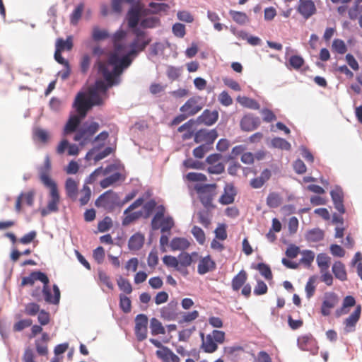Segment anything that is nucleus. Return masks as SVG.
I'll use <instances>...</instances> for the list:
<instances>
[{"instance_id": "338daca9", "label": "nucleus", "mask_w": 362, "mask_h": 362, "mask_svg": "<svg viewBox=\"0 0 362 362\" xmlns=\"http://www.w3.org/2000/svg\"><path fill=\"white\" fill-rule=\"evenodd\" d=\"M112 226V221L109 216L105 217L98 224V229L100 232L104 233L110 230Z\"/></svg>"}, {"instance_id": "7ed1b4c3", "label": "nucleus", "mask_w": 362, "mask_h": 362, "mask_svg": "<svg viewBox=\"0 0 362 362\" xmlns=\"http://www.w3.org/2000/svg\"><path fill=\"white\" fill-rule=\"evenodd\" d=\"M331 199L334 209L337 212H334L330 218V223L337 226H343L344 219L342 216L346 211L344 206V193L340 185H336L329 192Z\"/></svg>"}, {"instance_id": "58836bf2", "label": "nucleus", "mask_w": 362, "mask_h": 362, "mask_svg": "<svg viewBox=\"0 0 362 362\" xmlns=\"http://www.w3.org/2000/svg\"><path fill=\"white\" fill-rule=\"evenodd\" d=\"M84 10V4L80 3L76 6L73 12L70 16V23L71 24L76 25L78 24L79 20L81 18L82 13Z\"/></svg>"}, {"instance_id": "c756f323", "label": "nucleus", "mask_w": 362, "mask_h": 362, "mask_svg": "<svg viewBox=\"0 0 362 362\" xmlns=\"http://www.w3.org/2000/svg\"><path fill=\"white\" fill-rule=\"evenodd\" d=\"M83 118V117H81L79 115L71 116L64 127V134L66 135L74 132H76L78 130L77 128Z\"/></svg>"}, {"instance_id": "1a4fd4ad", "label": "nucleus", "mask_w": 362, "mask_h": 362, "mask_svg": "<svg viewBox=\"0 0 362 362\" xmlns=\"http://www.w3.org/2000/svg\"><path fill=\"white\" fill-rule=\"evenodd\" d=\"M204 104L200 97H192L180 108V111L185 113L188 117L193 116L202 110Z\"/></svg>"}, {"instance_id": "5701e85b", "label": "nucleus", "mask_w": 362, "mask_h": 362, "mask_svg": "<svg viewBox=\"0 0 362 362\" xmlns=\"http://www.w3.org/2000/svg\"><path fill=\"white\" fill-rule=\"evenodd\" d=\"M216 268L215 262L211 258L209 255L200 258L197 267V272L199 274L203 275Z\"/></svg>"}, {"instance_id": "052dcab7", "label": "nucleus", "mask_w": 362, "mask_h": 362, "mask_svg": "<svg viewBox=\"0 0 362 362\" xmlns=\"http://www.w3.org/2000/svg\"><path fill=\"white\" fill-rule=\"evenodd\" d=\"M33 320L31 319H24L16 322L13 327L15 332H21L24 329L29 327L32 325Z\"/></svg>"}, {"instance_id": "a878e982", "label": "nucleus", "mask_w": 362, "mask_h": 362, "mask_svg": "<svg viewBox=\"0 0 362 362\" xmlns=\"http://www.w3.org/2000/svg\"><path fill=\"white\" fill-rule=\"evenodd\" d=\"M156 354L163 362H180V358L168 347L157 350Z\"/></svg>"}, {"instance_id": "2f4dec72", "label": "nucleus", "mask_w": 362, "mask_h": 362, "mask_svg": "<svg viewBox=\"0 0 362 362\" xmlns=\"http://www.w3.org/2000/svg\"><path fill=\"white\" fill-rule=\"evenodd\" d=\"M144 235L137 233L134 234L129 240L128 246L131 250H140L144 243Z\"/></svg>"}, {"instance_id": "a19ab883", "label": "nucleus", "mask_w": 362, "mask_h": 362, "mask_svg": "<svg viewBox=\"0 0 362 362\" xmlns=\"http://www.w3.org/2000/svg\"><path fill=\"white\" fill-rule=\"evenodd\" d=\"M150 328L153 335L164 334L165 329L162 323L156 318H152L150 322Z\"/></svg>"}, {"instance_id": "f8f14e48", "label": "nucleus", "mask_w": 362, "mask_h": 362, "mask_svg": "<svg viewBox=\"0 0 362 362\" xmlns=\"http://www.w3.org/2000/svg\"><path fill=\"white\" fill-rule=\"evenodd\" d=\"M49 189L50 199L48 202L46 208L41 210V215L45 216L52 212L58 211V204L59 203L60 197L57 188V185L48 187Z\"/></svg>"}, {"instance_id": "774afa93", "label": "nucleus", "mask_w": 362, "mask_h": 362, "mask_svg": "<svg viewBox=\"0 0 362 362\" xmlns=\"http://www.w3.org/2000/svg\"><path fill=\"white\" fill-rule=\"evenodd\" d=\"M345 60L347 64L354 71H358L360 69L359 64L355 57L351 53H347L345 56Z\"/></svg>"}, {"instance_id": "09e8293b", "label": "nucleus", "mask_w": 362, "mask_h": 362, "mask_svg": "<svg viewBox=\"0 0 362 362\" xmlns=\"http://www.w3.org/2000/svg\"><path fill=\"white\" fill-rule=\"evenodd\" d=\"M272 145L274 148H280L281 150H290L291 146L289 142L286 139L276 137L272 140Z\"/></svg>"}, {"instance_id": "79ce46f5", "label": "nucleus", "mask_w": 362, "mask_h": 362, "mask_svg": "<svg viewBox=\"0 0 362 362\" xmlns=\"http://www.w3.org/2000/svg\"><path fill=\"white\" fill-rule=\"evenodd\" d=\"M62 48V51H70L73 47V37L68 36L64 40L62 38H58L56 41L55 48Z\"/></svg>"}, {"instance_id": "20e7f679", "label": "nucleus", "mask_w": 362, "mask_h": 362, "mask_svg": "<svg viewBox=\"0 0 362 362\" xmlns=\"http://www.w3.org/2000/svg\"><path fill=\"white\" fill-rule=\"evenodd\" d=\"M165 209L163 205L157 207V211L151 220V227L153 230L160 228L161 233L170 232L174 227L175 222L173 217L165 216Z\"/></svg>"}, {"instance_id": "3c124183", "label": "nucleus", "mask_w": 362, "mask_h": 362, "mask_svg": "<svg viewBox=\"0 0 362 362\" xmlns=\"http://www.w3.org/2000/svg\"><path fill=\"white\" fill-rule=\"evenodd\" d=\"M320 276H318L322 282H324L327 286H332L333 284V276L329 269L320 270Z\"/></svg>"}, {"instance_id": "49530a36", "label": "nucleus", "mask_w": 362, "mask_h": 362, "mask_svg": "<svg viewBox=\"0 0 362 362\" xmlns=\"http://www.w3.org/2000/svg\"><path fill=\"white\" fill-rule=\"evenodd\" d=\"M124 218L122 219V225L128 226L131 224L132 222L136 221L142 216L141 211H135V212H128L127 214H124Z\"/></svg>"}, {"instance_id": "ddd939ff", "label": "nucleus", "mask_w": 362, "mask_h": 362, "mask_svg": "<svg viewBox=\"0 0 362 362\" xmlns=\"http://www.w3.org/2000/svg\"><path fill=\"white\" fill-rule=\"evenodd\" d=\"M362 306L361 304L356 305L353 312L344 319V332L346 333L353 332L356 330V326L361 315Z\"/></svg>"}, {"instance_id": "ea45409f", "label": "nucleus", "mask_w": 362, "mask_h": 362, "mask_svg": "<svg viewBox=\"0 0 362 362\" xmlns=\"http://www.w3.org/2000/svg\"><path fill=\"white\" fill-rule=\"evenodd\" d=\"M110 37L108 31L105 29H100L98 26H94L92 30V38L95 41L103 40Z\"/></svg>"}, {"instance_id": "dca6fc26", "label": "nucleus", "mask_w": 362, "mask_h": 362, "mask_svg": "<svg viewBox=\"0 0 362 362\" xmlns=\"http://www.w3.org/2000/svg\"><path fill=\"white\" fill-rule=\"evenodd\" d=\"M338 301V296L334 292H326L321 305V313L327 317L330 315V310L333 308Z\"/></svg>"}, {"instance_id": "4d7b16f0", "label": "nucleus", "mask_w": 362, "mask_h": 362, "mask_svg": "<svg viewBox=\"0 0 362 362\" xmlns=\"http://www.w3.org/2000/svg\"><path fill=\"white\" fill-rule=\"evenodd\" d=\"M117 285L121 291L126 294H130L132 292V286L130 282L122 277H119L117 279Z\"/></svg>"}, {"instance_id": "9d476101", "label": "nucleus", "mask_w": 362, "mask_h": 362, "mask_svg": "<svg viewBox=\"0 0 362 362\" xmlns=\"http://www.w3.org/2000/svg\"><path fill=\"white\" fill-rule=\"evenodd\" d=\"M51 168L52 165L49 156H46L43 165L38 169L40 180L46 187L57 185L56 182L49 176Z\"/></svg>"}, {"instance_id": "a18cd8bd", "label": "nucleus", "mask_w": 362, "mask_h": 362, "mask_svg": "<svg viewBox=\"0 0 362 362\" xmlns=\"http://www.w3.org/2000/svg\"><path fill=\"white\" fill-rule=\"evenodd\" d=\"M331 257L325 252L318 253V268L320 270L329 269Z\"/></svg>"}, {"instance_id": "6e6552de", "label": "nucleus", "mask_w": 362, "mask_h": 362, "mask_svg": "<svg viewBox=\"0 0 362 362\" xmlns=\"http://www.w3.org/2000/svg\"><path fill=\"white\" fill-rule=\"evenodd\" d=\"M95 206L103 207L105 209L111 211L116 206H121L119 196L112 190H108L101 194L95 201Z\"/></svg>"}, {"instance_id": "473e14b6", "label": "nucleus", "mask_w": 362, "mask_h": 362, "mask_svg": "<svg viewBox=\"0 0 362 362\" xmlns=\"http://www.w3.org/2000/svg\"><path fill=\"white\" fill-rule=\"evenodd\" d=\"M190 245V243L185 238H174L172 239L170 246L173 251L185 250Z\"/></svg>"}, {"instance_id": "4c0bfd02", "label": "nucleus", "mask_w": 362, "mask_h": 362, "mask_svg": "<svg viewBox=\"0 0 362 362\" xmlns=\"http://www.w3.org/2000/svg\"><path fill=\"white\" fill-rule=\"evenodd\" d=\"M229 14L233 21L239 25H244L249 22V18L244 12L230 10Z\"/></svg>"}, {"instance_id": "6e6d98bb", "label": "nucleus", "mask_w": 362, "mask_h": 362, "mask_svg": "<svg viewBox=\"0 0 362 362\" xmlns=\"http://www.w3.org/2000/svg\"><path fill=\"white\" fill-rule=\"evenodd\" d=\"M34 136L43 144L47 143L49 139V132L41 128H37L34 131Z\"/></svg>"}, {"instance_id": "393cba45", "label": "nucleus", "mask_w": 362, "mask_h": 362, "mask_svg": "<svg viewBox=\"0 0 362 362\" xmlns=\"http://www.w3.org/2000/svg\"><path fill=\"white\" fill-rule=\"evenodd\" d=\"M332 272L334 277L341 281L347 280V272L344 264L340 260H335L332 266Z\"/></svg>"}, {"instance_id": "5fc2aeb1", "label": "nucleus", "mask_w": 362, "mask_h": 362, "mask_svg": "<svg viewBox=\"0 0 362 362\" xmlns=\"http://www.w3.org/2000/svg\"><path fill=\"white\" fill-rule=\"evenodd\" d=\"M163 263L168 267H173L176 270L181 272V268L179 267L178 259L171 255H165L163 258Z\"/></svg>"}, {"instance_id": "f257e3e1", "label": "nucleus", "mask_w": 362, "mask_h": 362, "mask_svg": "<svg viewBox=\"0 0 362 362\" xmlns=\"http://www.w3.org/2000/svg\"><path fill=\"white\" fill-rule=\"evenodd\" d=\"M133 33L135 35V37L129 45L130 50L128 53L122 58L117 56V54H110L109 55V62L103 63L100 66V69L104 72L106 79L110 82V85L112 84V77L109 73L107 66L111 64L114 65L115 74H121L124 69L131 64L132 59L130 57L132 55H136L138 53L144 51L151 42V38L147 35L145 31L136 28L133 30Z\"/></svg>"}, {"instance_id": "8fccbe9b", "label": "nucleus", "mask_w": 362, "mask_h": 362, "mask_svg": "<svg viewBox=\"0 0 362 362\" xmlns=\"http://www.w3.org/2000/svg\"><path fill=\"white\" fill-rule=\"evenodd\" d=\"M80 199L79 202L81 206H84L87 204L91 197V190L90 188L87 185H84L82 189L80 192Z\"/></svg>"}, {"instance_id": "603ef678", "label": "nucleus", "mask_w": 362, "mask_h": 362, "mask_svg": "<svg viewBox=\"0 0 362 362\" xmlns=\"http://www.w3.org/2000/svg\"><path fill=\"white\" fill-rule=\"evenodd\" d=\"M317 281V277L315 276H311L305 286V293L306 296L309 299L313 297L315 294V282Z\"/></svg>"}, {"instance_id": "4468645a", "label": "nucleus", "mask_w": 362, "mask_h": 362, "mask_svg": "<svg viewBox=\"0 0 362 362\" xmlns=\"http://www.w3.org/2000/svg\"><path fill=\"white\" fill-rule=\"evenodd\" d=\"M218 136L215 129H200L194 134V142L197 144L204 143L203 145H211Z\"/></svg>"}, {"instance_id": "f03ea898", "label": "nucleus", "mask_w": 362, "mask_h": 362, "mask_svg": "<svg viewBox=\"0 0 362 362\" xmlns=\"http://www.w3.org/2000/svg\"><path fill=\"white\" fill-rule=\"evenodd\" d=\"M36 281H40L43 284L42 292L43 293L45 300L48 303L58 304L60 300L59 288L54 284L53 286L54 296H52L49 286V279L47 276L42 272H33L29 276L23 277L22 279L21 286H33Z\"/></svg>"}, {"instance_id": "e2e57ef3", "label": "nucleus", "mask_w": 362, "mask_h": 362, "mask_svg": "<svg viewBox=\"0 0 362 362\" xmlns=\"http://www.w3.org/2000/svg\"><path fill=\"white\" fill-rule=\"evenodd\" d=\"M91 62V58L88 54H83L80 59V70L81 73L86 74L89 70Z\"/></svg>"}, {"instance_id": "13d9d810", "label": "nucleus", "mask_w": 362, "mask_h": 362, "mask_svg": "<svg viewBox=\"0 0 362 362\" xmlns=\"http://www.w3.org/2000/svg\"><path fill=\"white\" fill-rule=\"evenodd\" d=\"M329 252L335 257H343L346 252L342 246L337 243H332L329 245Z\"/></svg>"}, {"instance_id": "c03bdc74", "label": "nucleus", "mask_w": 362, "mask_h": 362, "mask_svg": "<svg viewBox=\"0 0 362 362\" xmlns=\"http://www.w3.org/2000/svg\"><path fill=\"white\" fill-rule=\"evenodd\" d=\"M281 204V197L276 192H271L267 198V204L270 208H276Z\"/></svg>"}, {"instance_id": "72a5a7b5", "label": "nucleus", "mask_w": 362, "mask_h": 362, "mask_svg": "<svg viewBox=\"0 0 362 362\" xmlns=\"http://www.w3.org/2000/svg\"><path fill=\"white\" fill-rule=\"evenodd\" d=\"M114 168V166L110 165L107 166L105 169H103L102 167H100L97 169H95L88 177L86 183L92 184L95 182L96 178L100 175H107L108 173H110L112 169Z\"/></svg>"}, {"instance_id": "c9c22d12", "label": "nucleus", "mask_w": 362, "mask_h": 362, "mask_svg": "<svg viewBox=\"0 0 362 362\" xmlns=\"http://www.w3.org/2000/svg\"><path fill=\"white\" fill-rule=\"evenodd\" d=\"M348 47L342 39L334 38L332 44V51L339 54H344L347 52Z\"/></svg>"}, {"instance_id": "0eeeda50", "label": "nucleus", "mask_w": 362, "mask_h": 362, "mask_svg": "<svg viewBox=\"0 0 362 362\" xmlns=\"http://www.w3.org/2000/svg\"><path fill=\"white\" fill-rule=\"evenodd\" d=\"M216 184L197 185L194 187L202 204L205 207L212 206L213 199L216 195Z\"/></svg>"}, {"instance_id": "b1692460", "label": "nucleus", "mask_w": 362, "mask_h": 362, "mask_svg": "<svg viewBox=\"0 0 362 362\" xmlns=\"http://www.w3.org/2000/svg\"><path fill=\"white\" fill-rule=\"evenodd\" d=\"M236 191L232 184H227L224 187V192L219 199V202L223 205H228L233 203Z\"/></svg>"}, {"instance_id": "6ab92c4d", "label": "nucleus", "mask_w": 362, "mask_h": 362, "mask_svg": "<svg viewBox=\"0 0 362 362\" xmlns=\"http://www.w3.org/2000/svg\"><path fill=\"white\" fill-rule=\"evenodd\" d=\"M297 11L305 19H308L315 13V3L313 0H299Z\"/></svg>"}, {"instance_id": "864d4df0", "label": "nucleus", "mask_w": 362, "mask_h": 362, "mask_svg": "<svg viewBox=\"0 0 362 362\" xmlns=\"http://www.w3.org/2000/svg\"><path fill=\"white\" fill-rule=\"evenodd\" d=\"M192 233L193 236L195 238L197 241L203 245L206 240V236L204 230L199 226H194L192 228Z\"/></svg>"}, {"instance_id": "bb28decb", "label": "nucleus", "mask_w": 362, "mask_h": 362, "mask_svg": "<svg viewBox=\"0 0 362 362\" xmlns=\"http://www.w3.org/2000/svg\"><path fill=\"white\" fill-rule=\"evenodd\" d=\"M202 338V349L206 353H214L218 349V345L213 339V337L211 334H207L206 337L203 332L200 333Z\"/></svg>"}, {"instance_id": "f3484780", "label": "nucleus", "mask_w": 362, "mask_h": 362, "mask_svg": "<svg viewBox=\"0 0 362 362\" xmlns=\"http://www.w3.org/2000/svg\"><path fill=\"white\" fill-rule=\"evenodd\" d=\"M74 107L81 117H85L87 112L92 107L88 98H86L83 93H78L74 101Z\"/></svg>"}, {"instance_id": "39448f33", "label": "nucleus", "mask_w": 362, "mask_h": 362, "mask_svg": "<svg viewBox=\"0 0 362 362\" xmlns=\"http://www.w3.org/2000/svg\"><path fill=\"white\" fill-rule=\"evenodd\" d=\"M109 62V58L107 59V61H100L98 62V71L100 74H101L103 76V78H105V81L107 82V83H105V81H102V80H97L94 84V86L90 88V89L91 90H95V92H98V93H101L103 96H105V98H107V90L108 89V88L110 87H112L113 85H115V84H117L119 83V80L117 78L120 74H115V72H114V65H109L107 67H108V69H109V73L112 76V84L110 85V82H109L105 75H104V72L102 71V69H100V66L103 63H108Z\"/></svg>"}, {"instance_id": "c85d7f7f", "label": "nucleus", "mask_w": 362, "mask_h": 362, "mask_svg": "<svg viewBox=\"0 0 362 362\" xmlns=\"http://www.w3.org/2000/svg\"><path fill=\"white\" fill-rule=\"evenodd\" d=\"M247 279V272L242 269L232 279L231 286L234 291H238L245 284Z\"/></svg>"}, {"instance_id": "37998d69", "label": "nucleus", "mask_w": 362, "mask_h": 362, "mask_svg": "<svg viewBox=\"0 0 362 362\" xmlns=\"http://www.w3.org/2000/svg\"><path fill=\"white\" fill-rule=\"evenodd\" d=\"M121 173H115L102 180L100 182V185L103 189L107 188L119 181L121 179Z\"/></svg>"}, {"instance_id": "a211bd4d", "label": "nucleus", "mask_w": 362, "mask_h": 362, "mask_svg": "<svg viewBox=\"0 0 362 362\" xmlns=\"http://www.w3.org/2000/svg\"><path fill=\"white\" fill-rule=\"evenodd\" d=\"M356 298L352 295H347L344 297L341 305L336 309L334 315L337 318L341 317L342 315H346L349 313L351 308L357 305Z\"/></svg>"}, {"instance_id": "412c9836", "label": "nucleus", "mask_w": 362, "mask_h": 362, "mask_svg": "<svg viewBox=\"0 0 362 362\" xmlns=\"http://www.w3.org/2000/svg\"><path fill=\"white\" fill-rule=\"evenodd\" d=\"M260 124L259 118L252 115H245L240 120V127L243 131L251 132L257 129Z\"/></svg>"}, {"instance_id": "bf43d9fd", "label": "nucleus", "mask_w": 362, "mask_h": 362, "mask_svg": "<svg viewBox=\"0 0 362 362\" xmlns=\"http://www.w3.org/2000/svg\"><path fill=\"white\" fill-rule=\"evenodd\" d=\"M119 307L122 311L125 313H128L131 311L132 303L131 300L129 297L120 294L119 296Z\"/></svg>"}, {"instance_id": "7c9ffc66", "label": "nucleus", "mask_w": 362, "mask_h": 362, "mask_svg": "<svg viewBox=\"0 0 362 362\" xmlns=\"http://www.w3.org/2000/svg\"><path fill=\"white\" fill-rule=\"evenodd\" d=\"M78 183L71 177H69L66 180L65 190L68 197L75 201L77 198Z\"/></svg>"}, {"instance_id": "680f3d73", "label": "nucleus", "mask_w": 362, "mask_h": 362, "mask_svg": "<svg viewBox=\"0 0 362 362\" xmlns=\"http://www.w3.org/2000/svg\"><path fill=\"white\" fill-rule=\"evenodd\" d=\"M199 314L197 310H193L192 312L184 313L180 320V323L191 322L198 318Z\"/></svg>"}, {"instance_id": "e433bc0d", "label": "nucleus", "mask_w": 362, "mask_h": 362, "mask_svg": "<svg viewBox=\"0 0 362 362\" xmlns=\"http://www.w3.org/2000/svg\"><path fill=\"white\" fill-rule=\"evenodd\" d=\"M106 98H105L101 93L95 92V90L89 89L88 99L92 107L95 105H103Z\"/></svg>"}, {"instance_id": "423d86ee", "label": "nucleus", "mask_w": 362, "mask_h": 362, "mask_svg": "<svg viewBox=\"0 0 362 362\" xmlns=\"http://www.w3.org/2000/svg\"><path fill=\"white\" fill-rule=\"evenodd\" d=\"M99 128L100 125L96 122H92L89 124H84L76 131L74 140L78 141L81 146L93 143V136L99 130Z\"/></svg>"}, {"instance_id": "69168bd1", "label": "nucleus", "mask_w": 362, "mask_h": 362, "mask_svg": "<svg viewBox=\"0 0 362 362\" xmlns=\"http://www.w3.org/2000/svg\"><path fill=\"white\" fill-rule=\"evenodd\" d=\"M40 311V305L35 303H29L25 306L24 313L28 315L35 316L39 313Z\"/></svg>"}, {"instance_id": "de8ad7c7", "label": "nucleus", "mask_w": 362, "mask_h": 362, "mask_svg": "<svg viewBox=\"0 0 362 362\" xmlns=\"http://www.w3.org/2000/svg\"><path fill=\"white\" fill-rule=\"evenodd\" d=\"M238 100L240 104L244 107L253 110H259L260 107L259 104L254 99L247 97H243L239 98Z\"/></svg>"}, {"instance_id": "f704fd0d", "label": "nucleus", "mask_w": 362, "mask_h": 362, "mask_svg": "<svg viewBox=\"0 0 362 362\" xmlns=\"http://www.w3.org/2000/svg\"><path fill=\"white\" fill-rule=\"evenodd\" d=\"M161 317L167 320H173L177 316L175 311V305L169 303L167 306L163 307L160 310Z\"/></svg>"}, {"instance_id": "4be33fe9", "label": "nucleus", "mask_w": 362, "mask_h": 362, "mask_svg": "<svg viewBox=\"0 0 362 362\" xmlns=\"http://www.w3.org/2000/svg\"><path fill=\"white\" fill-rule=\"evenodd\" d=\"M141 7L138 4L133 6L127 13V18L128 26L133 30L138 25L141 16Z\"/></svg>"}, {"instance_id": "aec40b11", "label": "nucleus", "mask_w": 362, "mask_h": 362, "mask_svg": "<svg viewBox=\"0 0 362 362\" xmlns=\"http://www.w3.org/2000/svg\"><path fill=\"white\" fill-rule=\"evenodd\" d=\"M218 119V112L217 110L211 111L205 110L201 115H199L195 122L198 124H205L206 126L213 125Z\"/></svg>"}, {"instance_id": "2eb2a0df", "label": "nucleus", "mask_w": 362, "mask_h": 362, "mask_svg": "<svg viewBox=\"0 0 362 362\" xmlns=\"http://www.w3.org/2000/svg\"><path fill=\"white\" fill-rule=\"evenodd\" d=\"M127 32L119 29L117 30L112 36V41L114 47V52L117 56L126 52L127 45L123 43V40L127 37Z\"/></svg>"}, {"instance_id": "0e129e2a", "label": "nucleus", "mask_w": 362, "mask_h": 362, "mask_svg": "<svg viewBox=\"0 0 362 362\" xmlns=\"http://www.w3.org/2000/svg\"><path fill=\"white\" fill-rule=\"evenodd\" d=\"M257 269L266 279L270 280L272 279V273L271 269L267 264L264 263H259L257 264Z\"/></svg>"}, {"instance_id": "cd10ccee", "label": "nucleus", "mask_w": 362, "mask_h": 362, "mask_svg": "<svg viewBox=\"0 0 362 362\" xmlns=\"http://www.w3.org/2000/svg\"><path fill=\"white\" fill-rule=\"evenodd\" d=\"M199 258V256L197 252H192L191 255L189 253L185 252L181 253L178 256V263L179 267L181 268H187L190 266L192 262H196Z\"/></svg>"}, {"instance_id": "9b49d317", "label": "nucleus", "mask_w": 362, "mask_h": 362, "mask_svg": "<svg viewBox=\"0 0 362 362\" xmlns=\"http://www.w3.org/2000/svg\"><path fill=\"white\" fill-rule=\"evenodd\" d=\"M148 317L144 314H139L135 317L134 332L138 341L146 339L148 332Z\"/></svg>"}]
</instances>
